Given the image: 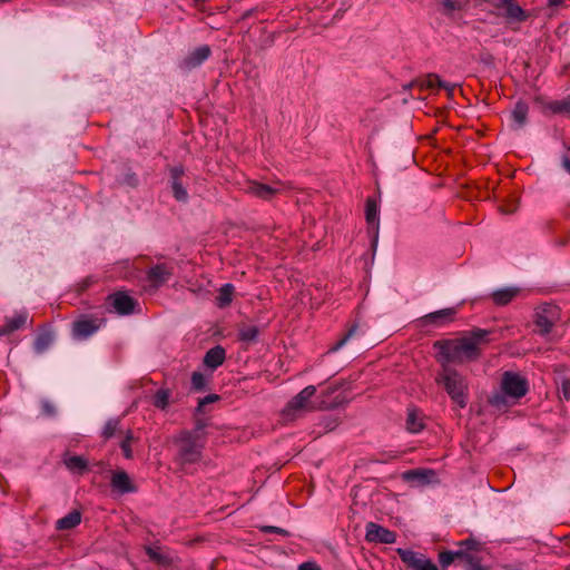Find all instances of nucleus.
<instances>
[{"label":"nucleus","mask_w":570,"mask_h":570,"mask_svg":"<svg viewBox=\"0 0 570 570\" xmlns=\"http://www.w3.org/2000/svg\"><path fill=\"white\" fill-rule=\"evenodd\" d=\"M101 325L102 321L99 318L82 317L73 323L72 333L76 338L85 340L96 333Z\"/></svg>","instance_id":"8"},{"label":"nucleus","mask_w":570,"mask_h":570,"mask_svg":"<svg viewBox=\"0 0 570 570\" xmlns=\"http://www.w3.org/2000/svg\"><path fill=\"white\" fill-rule=\"evenodd\" d=\"M81 522V513L77 510H73L60 518L56 522V528L60 531L71 530L76 528Z\"/></svg>","instance_id":"22"},{"label":"nucleus","mask_w":570,"mask_h":570,"mask_svg":"<svg viewBox=\"0 0 570 570\" xmlns=\"http://www.w3.org/2000/svg\"><path fill=\"white\" fill-rule=\"evenodd\" d=\"M234 294V287L230 284H225L220 287L218 295H217V304L219 307L227 306L232 299Z\"/></svg>","instance_id":"25"},{"label":"nucleus","mask_w":570,"mask_h":570,"mask_svg":"<svg viewBox=\"0 0 570 570\" xmlns=\"http://www.w3.org/2000/svg\"><path fill=\"white\" fill-rule=\"evenodd\" d=\"M316 393V387L314 385H308L303 389L295 397H293L286 407L284 409V415L286 419H294L298 414L307 411H312L315 409L312 397Z\"/></svg>","instance_id":"5"},{"label":"nucleus","mask_w":570,"mask_h":570,"mask_svg":"<svg viewBox=\"0 0 570 570\" xmlns=\"http://www.w3.org/2000/svg\"><path fill=\"white\" fill-rule=\"evenodd\" d=\"M469 570H488L479 564H472Z\"/></svg>","instance_id":"46"},{"label":"nucleus","mask_w":570,"mask_h":570,"mask_svg":"<svg viewBox=\"0 0 570 570\" xmlns=\"http://www.w3.org/2000/svg\"><path fill=\"white\" fill-rule=\"evenodd\" d=\"M519 293H520V289L518 287H504V288L494 291L492 293V299L497 305H507Z\"/></svg>","instance_id":"21"},{"label":"nucleus","mask_w":570,"mask_h":570,"mask_svg":"<svg viewBox=\"0 0 570 570\" xmlns=\"http://www.w3.org/2000/svg\"><path fill=\"white\" fill-rule=\"evenodd\" d=\"M454 308H444L433 313H430L422 317L424 325L443 326L454 320Z\"/></svg>","instance_id":"14"},{"label":"nucleus","mask_w":570,"mask_h":570,"mask_svg":"<svg viewBox=\"0 0 570 570\" xmlns=\"http://www.w3.org/2000/svg\"><path fill=\"white\" fill-rule=\"evenodd\" d=\"M169 395L166 391H158L154 397V404L159 409H165L168 405Z\"/></svg>","instance_id":"33"},{"label":"nucleus","mask_w":570,"mask_h":570,"mask_svg":"<svg viewBox=\"0 0 570 570\" xmlns=\"http://www.w3.org/2000/svg\"><path fill=\"white\" fill-rule=\"evenodd\" d=\"M356 331H357V325L355 324V325H353V326L348 330V332L345 334V336H344L342 340H340V341H338V342H337V343H336V344H335V345H334L330 351H331V352H336V351H338L341 347H343V346L347 343V341H348L351 337H353V336L355 335Z\"/></svg>","instance_id":"34"},{"label":"nucleus","mask_w":570,"mask_h":570,"mask_svg":"<svg viewBox=\"0 0 570 570\" xmlns=\"http://www.w3.org/2000/svg\"><path fill=\"white\" fill-rule=\"evenodd\" d=\"M442 7L445 13H452L453 11L459 9L460 4L454 0H442Z\"/></svg>","instance_id":"37"},{"label":"nucleus","mask_w":570,"mask_h":570,"mask_svg":"<svg viewBox=\"0 0 570 570\" xmlns=\"http://www.w3.org/2000/svg\"><path fill=\"white\" fill-rule=\"evenodd\" d=\"M42 413L47 416H51L55 414V406L49 401L41 402Z\"/></svg>","instance_id":"40"},{"label":"nucleus","mask_w":570,"mask_h":570,"mask_svg":"<svg viewBox=\"0 0 570 570\" xmlns=\"http://www.w3.org/2000/svg\"><path fill=\"white\" fill-rule=\"evenodd\" d=\"M266 531H278V529H277V528H274V527H267V528H266Z\"/></svg>","instance_id":"47"},{"label":"nucleus","mask_w":570,"mask_h":570,"mask_svg":"<svg viewBox=\"0 0 570 570\" xmlns=\"http://www.w3.org/2000/svg\"><path fill=\"white\" fill-rule=\"evenodd\" d=\"M66 466L71 471V472H82L87 469V461L83 456H79V455H69V456H66L65 460H63Z\"/></svg>","instance_id":"23"},{"label":"nucleus","mask_w":570,"mask_h":570,"mask_svg":"<svg viewBox=\"0 0 570 570\" xmlns=\"http://www.w3.org/2000/svg\"><path fill=\"white\" fill-rule=\"evenodd\" d=\"M365 539L368 542L393 543L396 540L394 532L374 523L366 524Z\"/></svg>","instance_id":"10"},{"label":"nucleus","mask_w":570,"mask_h":570,"mask_svg":"<svg viewBox=\"0 0 570 570\" xmlns=\"http://www.w3.org/2000/svg\"><path fill=\"white\" fill-rule=\"evenodd\" d=\"M110 299L114 308L121 315L129 314L134 311L135 301L125 293H117L112 295Z\"/></svg>","instance_id":"17"},{"label":"nucleus","mask_w":570,"mask_h":570,"mask_svg":"<svg viewBox=\"0 0 570 570\" xmlns=\"http://www.w3.org/2000/svg\"><path fill=\"white\" fill-rule=\"evenodd\" d=\"M110 485L114 491L125 494L136 490L130 476L125 471H116L110 479Z\"/></svg>","instance_id":"13"},{"label":"nucleus","mask_w":570,"mask_h":570,"mask_svg":"<svg viewBox=\"0 0 570 570\" xmlns=\"http://www.w3.org/2000/svg\"><path fill=\"white\" fill-rule=\"evenodd\" d=\"M173 274V269L165 264L156 265L150 268L148 279L155 285L164 284Z\"/></svg>","instance_id":"18"},{"label":"nucleus","mask_w":570,"mask_h":570,"mask_svg":"<svg viewBox=\"0 0 570 570\" xmlns=\"http://www.w3.org/2000/svg\"><path fill=\"white\" fill-rule=\"evenodd\" d=\"M423 422L420 414L416 411H409L406 428L412 433H417L423 429Z\"/></svg>","instance_id":"26"},{"label":"nucleus","mask_w":570,"mask_h":570,"mask_svg":"<svg viewBox=\"0 0 570 570\" xmlns=\"http://www.w3.org/2000/svg\"><path fill=\"white\" fill-rule=\"evenodd\" d=\"M170 173H171V181H174V180L178 181V179L184 174V170H183V167L177 166V167L171 168Z\"/></svg>","instance_id":"42"},{"label":"nucleus","mask_w":570,"mask_h":570,"mask_svg":"<svg viewBox=\"0 0 570 570\" xmlns=\"http://www.w3.org/2000/svg\"><path fill=\"white\" fill-rule=\"evenodd\" d=\"M28 314L20 312L6 321V324L0 327V335H7L16 330H19L27 323Z\"/></svg>","instance_id":"20"},{"label":"nucleus","mask_w":570,"mask_h":570,"mask_svg":"<svg viewBox=\"0 0 570 570\" xmlns=\"http://www.w3.org/2000/svg\"><path fill=\"white\" fill-rule=\"evenodd\" d=\"M50 343L51 336L49 334H43L37 338L35 347L37 352L41 353L49 346Z\"/></svg>","instance_id":"36"},{"label":"nucleus","mask_w":570,"mask_h":570,"mask_svg":"<svg viewBox=\"0 0 570 570\" xmlns=\"http://www.w3.org/2000/svg\"><path fill=\"white\" fill-rule=\"evenodd\" d=\"M135 439H134V435L132 433L128 430L125 432V435L122 438V440L120 441V449L122 450V453H124V456L126 459H131L132 458V450H131V445L134 443Z\"/></svg>","instance_id":"27"},{"label":"nucleus","mask_w":570,"mask_h":570,"mask_svg":"<svg viewBox=\"0 0 570 570\" xmlns=\"http://www.w3.org/2000/svg\"><path fill=\"white\" fill-rule=\"evenodd\" d=\"M298 570H322L315 562H303L298 566Z\"/></svg>","instance_id":"41"},{"label":"nucleus","mask_w":570,"mask_h":570,"mask_svg":"<svg viewBox=\"0 0 570 570\" xmlns=\"http://www.w3.org/2000/svg\"><path fill=\"white\" fill-rule=\"evenodd\" d=\"M558 308L552 305H546L537 312L535 325L540 335H548L556 321L558 320Z\"/></svg>","instance_id":"7"},{"label":"nucleus","mask_w":570,"mask_h":570,"mask_svg":"<svg viewBox=\"0 0 570 570\" xmlns=\"http://www.w3.org/2000/svg\"><path fill=\"white\" fill-rule=\"evenodd\" d=\"M463 556L462 550H458L455 552L453 551H443L439 554V561L442 567L446 568L449 567L455 558H460Z\"/></svg>","instance_id":"31"},{"label":"nucleus","mask_w":570,"mask_h":570,"mask_svg":"<svg viewBox=\"0 0 570 570\" xmlns=\"http://www.w3.org/2000/svg\"><path fill=\"white\" fill-rule=\"evenodd\" d=\"M365 218L368 227L377 235L380 226V208L375 198H367L365 208Z\"/></svg>","instance_id":"15"},{"label":"nucleus","mask_w":570,"mask_h":570,"mask_svg":"<svg viewBox=\"0 0 570 570\" xmlns=\"http://www.w3.org/2000/svg\"><path fill=\"white\" fill-rule=\"evenodd\" d=\"M217 400H218V396L215 395V394L207 395V396H205L204 399H202L199 401L198 406L203 407L204 405L213 403V402H215Z\"/></svg>","instance_id":"43"},{"label":"nucleus","mask_w":570,"mask_h":570,"mask_svg":"<svg viewBox=\"0 0 570 570\" xmlns=\"http://www.w3.org/2000/svg\"><path fill=\"white\" fill-rule=\"evenodd\" d=\"M488 332L474 330L459 338L436 341L433 344L435 357L441 365L474 361L480 355V345L485 341Z\"/></svg>","instance_id":"1"},{"label":"nucleus","mask_w":570,"mask_h":570,"mask_svg":"<svg viewBox=\"0 0 570 570\" xmlns=\"http://www.w3.org/2000/svg\"><path fill=\"white\" fill-rule=\"evenodd\" d=\"M558 1H559V0H550V3H551V4H556V3H558Z\"/></svg>","instance_id":"48"},{"label":"nucleus","mask_w":570,"mask_h":570,"mask_svg":"<svg viewBox=\"0 0 570 570\" xmlns=\"http://www.w3.org/2000/svg\"><path fill=\"white\" fill-rule=\"evenodd\" d=\"M554 110L570 112V96L567 97L564 100L558 102Z\"/></svg>","instance_id":"39"},{"label":"nucleus","mask_w":570,"mask_h":570,"mask_svg":"<svg viewBox=\"0 0 570 570\" xmlns=\"http://www.w3.org/2000/svg\"><path fill=\"white\" fill-rule=\"evenodd\" d=\"M462 544L469 546L470 542L469 541H464V542H462Z\"/></svg>","instance_id":"49"},{"label":"nucleus","mask_w":570,"mask_h":570,"mask_svg":"<svg viewBox=\"0 0 570 570\" xmlns=\"http://www.w3.org/2000/svg\"><path fill=\"white\" fill-rule=\"evenodd\" d=\"M147 553L149 554L150 558L153 559H157L158 558V554L151 549V548H148L147 549Z\"/></svg>","instance_id":"44"},{"label":"nucleus","mask_w":570,"mask_h":570,"mask_svg":"<svg viewBox=\"0 0 570 570\" xmlns=\"http://www.w3.org/2000/svg\"><path fill=\"white\" fill-rule=\"evenodd\" d=\"M286 188L283 183H275L274 185H266L257 181H250L247 191L262 199H271L274 195L284 191Z\"/></svg>","instance_id":"9"},{"label":"nucleus","mask_w":570,"mask_h":570,"mask_svg":"<svg viewBox=\"0 0 570 570\" xmlns=\"http://www.w3.org/2000/svg\"><path fill=\"white\" fill-rule=\"evenodd\" d=\"M436 474L430 469H415L406 471L402 474V479L406 482H412L417 485L429 484L433 482Z\"/></svg>","instance_id":"12"},{"label":"nucleus","mask_w":570,"mask_h":570,"mask_svg":"<svg viewBox=\"0 0 570 570\" xmlns=\"http://www.w3.org/2000/svg\"><path fill=\"white\" fill-rule=\"evenodd\" d=\"M563 167L570 174V160L568 158L563 160Z\"/></svg>","instance_id":"45"},{"label":"nucleus","mask_w":570,"mask_h":570,"mask_svg":"<svg viewBox=\"0 0 570 570\" xmlns=\"http://www.w3.org/2000/svg\"><path fill=\"white\" fill-rule=\"evenodd\" d=\"M560 393L563 399L569 400L570 399V381L563 380L560 387Z\"/></svg>","instance_id":"38"},{"label":"nucleus","mask_w":570,"mask_h":570,"mask_svg":"<svg viewBox=\"0 0 570 570\" xmlns=\"http://www.w3.org/2000/svg\"><path fill=\"white\" fill-rule=\"evenodd\" d=\"M171 187H173V193H174V196L177 200H186L187 199V191L186 189L181 186V184L179 181H171Z\"/></svg>","instance_id":"35"},{"label":"nucleus","mask_w":570,"mask_h":570,"mask_svg":"<svg viewBox=\"0 0 570 570\" xmlns=\"http://www.w3.org/2000/svg\"><path fill=\"white\" fill-rule=\"evenodd\" d=\"M210 52V48L207 45L197 47L181 60L180 68L184 70H191L200 66L209 58Z\"/></svg>","instance_id":"11"},{"label":"nucleus","mask_w":570,"mask_h":570,"mask_svg":"<svg viewBox=\"0 0 570 570\" xmlns=\"http://www.w3.org/2000/svg\"><path fill=\"white\" fill-rule=\"evenodd\" d=\"M507 16L517 20L524 18L523 10L512 0H504Z\"/></svg>","instance_id":"29"},{"label":"nucleus","mask_w":570,"mask_h":570,"mask_svg":"<svg viewBox=\"0 0 570 570\" xmlns=\"http://www.w3.org/2000/svg\"><path fill=\"white\" fill-rule=\"evenodd\" d=\"M207 379L200 372H194L191 375V385L195 390L200 391L206 387Z\"/></svg>","instance_id":"32"},{"label":"nucleus","mask_w":570,"mask_h":570,"mask_svg":"<svg viewBox=\"0 0 570 570\" xmlns=\"http://www.w3.org/2000/svg\"><path fill=\"white\" fill-rule=\"evenodd\" d=\"M438 382L443 384L445 391L460 407L468 403V384L465 379L450 366L442 365V372L438 376Z\"/></svg>","instance_id":"3"},{"label":"nucleus","mask_w":570,"mask_h":570,"mask_svg":"<svg viewBox=\"0 0 570 570\" xmlns=\"http://www.w3.org/2000/svg\"><path fill=\"white\" fill-rule=\"evenodd\" d=\"M119 423L120 421L118 419L108 420L104 426L102 436L105 439H110L115 436L119 431Z\"/></svg>","instance_id":"30"},{"label":"nucleus","mask_w":570,"mask_h":570,"mask_svg":"<svg viewBox=\"0 0 570 570\" xmlns=\"http://www.w3.org/2000/svg\"><path fill=\"white\" fill-rule=\"evenodd\" d=\"M401 560L412 570H439L424 554L407 549H397Z\"/></svg>","instance_id":"6"},{"label":"nucleus","mask_w":570,"mask_h":570,"mask_svg":"<svg viewBox=\"0 0 570 570\" xmlns=\"http://www.w3.org/2000/svg\"><path fill=\"white\" fill-rule=\"evenodd\" d=\"M176 445L177 460L185 465L200 460L205 440L198 432H181L176 439Z\"/></svg>","instance_id":"2"},{"label":"nucleus","mask_w":570,"mask_h":570,"mask_svg":"<svg viewBox=\"0 0 570 570\" xmlns=\"http://www.w3.org/2000/svg\"><path fill=\"white\" fill-rule=\"evenodd\" d=\"M501 389L503 394L497 393L491 397V403L499 409L508 404L507 397L520 399L525 395L528 383L521 375L505 372L502 376Z\"/></svg>","instance_id":"4"},{"label":"nucleus","mask_w":570,"mask_h":570,"mask_svg":"<svg viewBox=\"0 0 570 570\" xmlns=\"http://www.w3.org/2000/svg\"><path fill=\"white\" fill-rule=\"evenodd\" d=\"M528 111H529V108L525 102L519 101L514 106V109L512 110L511 116H512L513 121L519 127H522L525 124L527 117H528Z\"/></svg>","instance_id":"24"},{"label":"nucleus","mask_w":570,"mask_h":570,"mask_svg":"<svg viewBox=\"0 0 570 570\" xmlns=\"http://www.w3.org/2000/svg\"><path fill=\"white\" fill-rule=\"evenodd\" d=\"M225 357H226L225 350L222 346H215L206 353V355L204 357V364L207 367L215 370L223 364V362L225 361Z\"/></svg>","instance_id":"19"},{"label":"nucleus","mask_w":570,"mask_h":570,"mask_svg":"<svg viewBox=\"0 0 570 570\" xmlns=\"http://www.w3.org/2000/svg\"><path fill=\"white\" fill-rule=\"evenodd\" d=\"M436 87L438 88H443V89H449V86L445 82H443L435 75H429L425 78L413 80V81H411L410 83H407L405 86V88H407V89L419 88L420 90H423V89H435Z\"/></svg>","instance_id":"16"},{"label":"nucleus","mask_w":570,"mask_h":570,"mask_svg":"<svg viewBox=\"0 0 570 570\" xmlns=\"http://www.w3.org/2000/svg\"><path fill=\"white\" fill-rule=\"evenodd\" d=\"M258 336V328L254 325H245L239 330V338L243 342H254Z\"/></svg>","instance_id":"28"}]
</instances>
